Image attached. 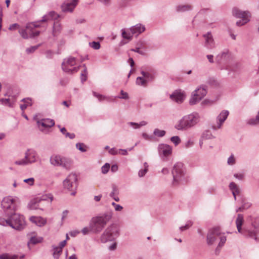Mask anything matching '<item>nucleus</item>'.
<instances>
[{"label":"nucleus","mask_w":259,"mask_h":259,"mask_svg":"<svg viewBox=\"0 0 259 259\" xmlns=\"http://www.w3.org/2000/svg\"><path fill=\"white\" fill-rule=\"evenodd\" d=\"M218 240H220V242L215 249L216 253L220 251L221 248L225 243L226 237L221 232L219 227H214L209 229L206 236L207 244L211 245Z\"/></svg>","instance_id":"nucleus-2"},{"label":"nucleus","mask_w":259,"mask_h":259,"mask_svg":"<svg viewBox=\"0 0 259 259\" xmlns=\"http://www.w3.org/2000/svg\"><path fill=\"white\" fill-rule=\"evenodd\" d=\"M145 30V28L144 26L142 25L141 24H137L136 25L130 28V31H131L132 34H139L144 32Z\"/></svg>","instance_id":"nucleus-25"},{"label":"nucleus","mask_w":259,"mask_h":259,"mask_svg":"<svg viewBox=\"0 0 259 259\" xmlns=\"http://www.w3.org/2000/svg\"><path fill=\"white\" fill-rule=\"evenodd\" d=\"M110 164L108 163H106L103 166H102L101 167V170H102V172L103 174H107L109 170V168H110Z\"/></svg>","instance_id":"nucleus-50"},{"label":"nucleus","mask_w":259,"mask_h":259,"mask_svg":"<svg viewBox=\"0 0 259 259\" xmlns=\"http://www.w3.org/2000/svg\"><path fill=\"white\" fill-rule=\"evenodd\" d=\"M244 175L242 174H235L234 175V177L239 180H243L244 178Z\"/></svg>","instance_id":"nucleus-63"},{"label":"nucleus","mask_w":259,"mask_h":259,"mask_svg":"<svg viewBox=\"0 0 259 259\" xmlns=\"http://www.w3.org/2000/svg\"><path fill=\"white\" fill-rule=\"evenodd\" d=\"M212 135L211 132L209 131H204L201 136L202 139L204 140L210 139L212 138Z\"/></svg>","instance_id":"nucleus-44"},{"label":"nucleus","mask_w":259,"mask_h":259,"mask_svg":"<svg viewBox=\"0 0 259 259\" xmlns=\"http://www.w3.org/2000/svg\"><path fill=\"white\" fill-rule=\"evenodd\" d=\"M27 158H26V156L25 155V157L24 158L20 160H17L15 162V163L17 165H26L29 164L28 161L26 160Z\"/></svg>","instance_id":"nucleus-46"},{"label":"nucleus","mask_w":259,"mask_h":259,"mask_svg":"<svg viewBox=\"0 0 259 259\" xmlns=\"http://www.w3.org/2000/svg\"><path fill=\"white\" fill-rule=\"evenodd\" d=\"M20 202L18 197H13L11 196L5 197L2 201L1 205L6 215L9 214V213L15 212Z\"/></svg>","instance_id":"nucleus-6"},{"label":"nucleus","mask_w":259,"mask_h":259,"mask_svg":"<svg viewBox=\"0 0 259 259\" xmlns=\"http://www.w3.org/2000/svg\"><path fill=\"white\" fill-rule=\"evenodd\" d=\"M63 187L69 191H73L77 186V178L75 174L71 173L63 181Z\"/></svg>","instance_id":"nucleus-11"},{"label":"nucleus","mask_w":259,"mask_h":259,"mask_svg":"<svg viewBox=\"0 0 259 259\" xmlns=\"http://www.w3.org/2000/svg\"><path fill=\"white\" fill-rule=\"evenodd\" d=\"M122 36L126 39L131 40L133 37V35L131 34L130 32H128L124 30H122Z\"/></svg>","instance_id":"nucleus-48"},{"label":"nucleus","mask_w":259,"mask_h":259,"mask_svg":"<svg viewBox=\"0 0 259 259\" xmlns=\"http://www.w3.org/2000/svg\"><path fill=\"white\" fill-rule=\"evenodd\" d=\"M199 96H193V92L192 93L191 97L189 100V104L191 105H193L196 104L197 103H198L200 101H201L202 99H198Z\"/></svg>","instance_id":"nucleus-41"},{"label":"nucleus","mask_w":259,"mask_h":259,"mask_svg":"<svg viewBox=\"0 0 259 259\" xmlns=\"http://www.w3.org/2000/svg\"><path fill=\"white\" fill-rule=\"evenodd\" d=\"M21 101L24 102V104H27V106L32 105L31 99L30 98H24Z\"/></svg>","instance_id":"nucleus-59"},{"label":"nucleus","mask_w":259,"mask_h":259,"mask_svg":"<svg viewBox=\"0 0 259 259\" xmlns=\"http://www.w3.org/2000/svg\"><path fill=\"white\" fill-rule=\"evenodd\" d=\"M40 45H37V46H32V47H30L28 48H27L26 50V52L29 54V53H32L33 52H34L36 49H37V48H38V47Z\"/></svg>","instance_id":"nucleus-54"},{"label":"nucleus","mask_w":259,"mask_h":259,"mask_svg":"<svg viewBox=\"0 0 259 259\" xmlns=\"http://www.w3.org/2000/svg\"><path fill=\"white\" fill-rule=\"evenodd\" d=\"M120 94L121 95V96H118L117 97L118 98L122 99H128L129 96L128 94L126 92H124L123 90H121L120 91Z\"/></svg>","instance_id":"nucleus-56"},{"label":"nucleus","mask_w":259,"mask_h":259,"mask_svg":"<svg viewBox=\"0 0 259 259\" xmlns=\"http://www.w3.org/2000/svg\"><path fill=\"white\" fill-rule=\"evenodd\" d=\"M90 46L95 50H98L100 48V44L98 41H93L89 43Z\"/></svg>","instance_id":"nucleus-49"},{"label":"nucleus","mask_w":259,"mask_h":259,"mask_svg":"<svg viewBox=\"0 0 259 259\" xmlns=\"http://www.w3.org/2000/svg\"><path fill=\"white\" fill-rule=\"evenodd\" d=\"M76 64V59L74 57H69L64 59L62 63V70L70 74H72L78 71L79 66L73 67Z\"/></svg>","instance_id":"nucleus-9"},{"label":"nucleus","mask_w":259,"mask_h":259,"mask_svg":"<svg viewBox=\"0 0 259 259\" xmlns=\"http://www.w3.org/2000/svg\"><path fill=\"white\" fill-rule=\"evenodd\" d=\"M229 112L228 110H223L217 117V125H213L212 128L214 130L219 129L227 118Z\"/></svg>","instance_id":"nucleus-16"},{"label":"nucleus","mask_w":259,"mask_h":259,"mask_svg":"<svg viewBox=\"0 0 259 259\" xmlns=\"http://www.w3.org/2000/svg\"><path fill=\"white\" fill-rule=\"evenodd\" d=\"M25 155L29 164L34 163L36 161L37 153L35 150L28 149L25 152Z\"/></svg>","instance_id":"nucleus-18"},{"label":"nucleus","mask_w":259,"mask_h":259,"mask_svg":"<svg viewBox=\"0 0 259 259\" xmlns=\"http://www.w3.org/2000/svg\"><path fill=\"white\" fill-rule=\"evenodd\" d=\"M170 98L178 103H182L185 98V95L184 92L176 91L170 95Z\"/></svg>","instance_id":"nucleus-17"},{"label":"nucleus","mask_w":259,"mask_h":259,"mask_svg":"<svg viewBox=\"0 0 259 259\" xmlns=\"http://www.w3.org/2000/svg\"><path fill=\"white\" fill-rule=\"evenodd\" d=\"M62 157L59 155L53 156L50 158L51 163L54 166H60Z\"/></svg>","instance_id":"nucleus-31"},{"label":"nucleus","mask_w":259,"mask_h":259,"mask_svg":"<svg viewBox=\"0 0 259 259\" xmlns=\"http://www.w3.org/2000/svg\"><path fill=\"white\" fill-rule=\"evenodd\" d=\"M93 95L95 97L97 98L100 101H102L104 100H107L108 101H113L114 100V99L116 98V97H115L114 99H112L111 97H106L102 95L98 94L95 92H93Z\"/></svg>","instance_id":"nucleus-32"},{"label":"nucleus","mask_w":259,"mask_h":259,"mask_svg":"<svg viewBox=\"0 0 259 259\" xmlns=\"http://www.w3.org/2000/svg\"><path fill=\"white\" fill-rule=\"evenodd\" d=\"M72 161L70 159L62 157L60 165L66 169H70L72 166Z\"/></svg>","instance_id":"nucleus-27"},{"label":"nucleus","mask_w":259,"mask_h":259,"mask_svg":"<svg viewBox=\"0 0 259 259\" xmlns=\"http://www.w3.org/2000/svg\"><path fill=\"white\" fill-rule=\"evenodd\" d=\"M111 212H107L102 215L93 218L90 223V229L92 232L99 233L103 229L107 223L112 218Z\"/></svg>","instance_id":"nucleus-4"},{"label":"nucleus","mask_w":259,"mask_h":259,"mask_svg":"<svg viewBox=\"0 0 259 259\" xmlns=\"http://www.w3.org/2000/svg\"><path fill=\"white\" fill-rule=\"evenodd\" d=\"M53 200V196L52 194L49 193L46 195H44L41 196L40 198H38V200L41 203L42 201H49L50 200V202L51 203Z\"/></svg>","instance_id":"nucleus-33"},{"label":"nucleus","mask_w":259,"mask_h":259,"mask_svg":"<svg viewBox=\"0 0 259 259\" xmlns=\"http://www.w3.org/2000/svg\"><path fill=\"white\" fill-rule=\"evenodd\" d=\"M192 9V6L189 5H180L177 7V11L178 12H185L191 10Z\"/></svg>","instance_id":"nucleus-37"},{"label":"nucleus","mask_w":259,"mask_h":259,"mask_svg":"<svg viewBox=\"0 0 259 259\" xmlns=\"http://www.w3.org/2000/svg\"><path fill=\"white\" fill-rule=\"evenodd\" d=\"M15 100L16 99L15 96H12V98H9L8 99H0V102L4 105L8 106L10 107H13Z\"/></svg>","instance_id":"nucleus-26"},{"label":"nucleus","mask_w":259,"mask_h":259,"mask_svg":"<svg viewBox=\"0 0 259 259\" xmlns=\"http://www.w3.org/2000/svg\"><path fill=\"white\" fill-rule=\"evenodd\" d=\"M91 231V229H90V227L89 228L87 227H84L82 230H81V233L84 235H87L88 234L89 232Z\"/></svg>","instance_id":"nucleus-61"},{"label":"nucleus","mask_w":259,"mask_h":259,"mask_svg":"<svg viewBox=\"0 0 259 259\" xmlns=\"http://www.w3.org/2000/svg\"><path fill=\"white\" fill-rule=\"evenodd\" d=\"M119 234V228L116 224H112L107 227L101 236V241L105 243L115 239Z\"/></svg>","instance_id":"nucleus-7"},{"label":"nucleus","mask_w":259,"mask_h":259,"mask_svg":"<svg viewBox=\"0 0 259 259\" xmlns=\"http://www.w3.org/2000/svg\"><path fill=\"white\" fill-rule=\"evenodd\" d=\"M247 123L251 125H256L259 124V111L255 118H250L247 121Z\"/></svg>","instance_id":"nucleus-36"},{"label":"nucleus","mask_w":259,"mask_h":259,"mask_svg":"<svg viewBox=\"0 0 259 259\" xmlns=\"http://www.w3.org/2000/svg\"><path fill=\"white\" fill-rule=\"evenodd\" d=\"M78 3V0H66L61 6L62 10L65 12H72Z\"/></svg>","instance_id":"nucleus-14"},{"label":"nucleus","mask_w":259,"mask_h":259,"mask_svg":"<svg viewBox=\"0 0 259 259\" xmlns=\"http://www.w3.org/2000/svg\"><path fill=\"white\" fill-rule=\"evenodd\" d=\"M229 188L232 191V194L235 200L236 199V195L240 193V189L237 185L234 182H231L229 184Z\"/></svg>","instance_id":"nucleus-29"},{"label":"nucleus","mask_w":259,"mask_h":259,"mask_svg":"<svg viewBox=\"0 0 259 259\" xmlns=\"http://www.w3.org/2000/svg\"><path fill=\"white\" fill-rule=\"evenodd\" d=\"M194 144V143L191 140H188L186 143H185V147L186 148H189L191 146H192Z\"/></svg>","instance_id":"nucleus-64"},{"label":"nucleus","mask_w":259,"mask_h":259,"mask_svg":"<svg viewBox=\"0 0 259 259\" xmlns=\"http://www.w3.org/2000/svg\"><path fill=\"white\" fill-rule=\"evenodd\" d=\"M24 255L19 256L18 255H10L9 253H3L0 255V259H23Z\"/></svg>","instance_id":"nucleus-30"},{"label":"nucleus","mask_w":259,"mask_h":259,"mask_svg":"<svg viewBox=\"0 0 259 259\" xmlns=\"http://www.w3.org/2000/svg\"><path fill=\"white\" fill-rule=\"evenodd\" d=\"M244 222V217L242 214H238L235 223L238 232L244 236L254 239L256 242L259 241L257 235L259 233V228L257 226H253V229L247 227L242 228V225Z\"/></svg>","instance_id":"nucleus-3"},{"label":"nucleus","mask_w":259,"mask_h":259,"mask_svg":"<svg viewBox=\"0 0 259 259\" xmlns=\"http://www.w3.org/2000/svg\"><path fill=\"white\" fill-rule=\"evenodd\" d=\"M60 132L65 136L66 137H68L70 139H73L75 138V134L73 133H69L67 132L66 129L65 127H62L60 128Z\"/></svg>","instance_id":"nucleus-40"},{"label":"nucleus","mask_w":259,"mask_h":259,"mask_svg":"<svg viewBox=\"0 0 259 259\" xmlns=\"http://www.w3.org/2000/svg\"><path fill=\"white\" fill-rule=\"evenodd\" d=\"M34 179L33 178H30L28 179H25L24 182L28 183L29 185L32 186L34 184Z\"/></svg>","instance_id":"nucleus-58"},{"label":"nucleus","mask_w":259,"mask_h":259,"mask_svg":"<svg viewBox=\"0 0 259 259\" xmlns=\"http://www.w3.org/2000/svg\"><path fill=\"white\" fill-rule=\"evenodd\" d=\"M42 240L41 237L37 238L35 236L31 237L29 240V241L28 242V245L30 243L32 244H36L40 242Z\"/></svg>","instance_id":"nucleus-43"},{"label":"nucleus","mask_w":259,"mask_h":259,"mask_svg":"<svg viewBox=\"0 0 259 259\" xmlns=\"http://www.w3.org/2000/svg\"><path fill=\"white\" fill-rule=\"evenodd\" d=\"M143 47L142 46L136 47L135 49H131V51L132 52H135L136 53H139L140 55H145L146 53L144 51L140 50L141 48H142Z\"/></svg>","instance_id":"nucleus-52"},{"label":"nucleus","mask_w":259,"mask_h":259,"mask_svg":"<svg viewBox=\"0 0 259 259\" xmlns=\"http://www.w3.org/2000/svg\"><path fill=\"white\" fill-rule=\"evenodd\" d=\"M165 131L164 130H160L158 128H155L153 131V134L158 137H162L165 135Z\"/></svg>","instance_id":"nucleus-45"},{"label":"nucleus","mask_w":259,"mask_h":259,"mask_svg":"<svg viewBox=\"0 0 259 259\" xmlns=\"http://www.w3.org/2000/svg\"><path fill=\"white\" fill-rule=\"evenodd\" d=\"M83 67H84L83 70L80 74V79L82 83L87 80L88 75L87 68L85 65L83 64Z\"/></svg>","instance_id":"nucleus-39"},{"label":"nucleus","mask_w":259,"mask_h":259,"mask_svg":"<svg viewBox=\"0 0 259 259\" xmlns=\"http://www.w3.org/2000/svg\"><path fill=\"white\" fill-rule=\"evenodd\" d=\"M205 38L204 47L207 49L211 50L215 47L214 40L210 32L203 35Z\"/></svg>","instance_id":"nucleus-15"},{"label":"nucleus","mask_w":259,"mask_h":259,"mask_svg":"<svg viewBox=\"0 0 259 259\" xmlns=\"http://www.w3.org/2000/svg\"><path fill=\"white\" fill-rule=\"evenodd\" d=\"M41 205L40 203L38 200V198H36L30 201V202L28 204V207L30 209L34 210L37 209H40L42 210V208H40Z\"/></svg>","instance_id":"nucleus-28"},{"label":"nucleus","mask_w":259,"mask_h":259,"mask_svg":"<svg viewBox=\"0 0 259 259\" xmlns=\"http://www.w3.org/2000/svg\"><path fill=\"white\" fill-rule=\"evenodd\" d=\"M141 73L145 77L147 83L153 81L155 78L156 73L142 70Z\"/></svg>","instance_id":"nucleus-22"},{"label":"nucleus","mask_w":259,"mask_h":259,"mask_svg":"<svg viewBox=\"0 0 259 259\" xmlns=\"http://www.w3.org/2000/svg\"><path fill=\"white\" fill-rule=\"evenodd\" d=\"M54 253L53 256L55 259H58L62 251V249L60 248L58 246H54Z\"/></svg>","instance_id":"nucleus-38"},{"label":"nucleus","mask_w":259,"mask_h":259,"mask_svg":"<svg viewBox=\"0 0 259 259\" xmlns=\"http://www.w3.org/2000/svg\"><path fill=\"white\" fill-rule=\"evenodd\" d=\"M142 137L144 139H145L146 140L151 141L152 139V136L148 135L146 133H143Z\"/></svg>","instance_id":"nucleus-62"},{"label":"nucleus","mask_w":259,"mask_h":259,"mask_svg":"<svg viewBox=\"0 0 259 259\" xmlns=\"http://www.w3.org/2000/svg\"><path fill=\"white\" fill-rule=\"evenodd\" d=\"M136 83L138 85L143 87H146L147 84L145 78L144 77H143V76L142 77L139 76L137 78Z\"/></svg>","instance_id":"nucleus-42"},{"label":"nucleus","mask_w":259,"mask_h":259,"mask_svg":"<svg viewBox=\"0 0 259 259\" xmlns=\"http://www.w3.org/2000/svg\"><path fill=\"white\" fill-rule=\"evenodd\" d=\"M33 23L28 24L26 26V29H20L19 30V33L21 35V36L24 38V39H28L30 38V28H34L32 25Z\"/></svg>","instance_id":"nucleus-21"},{"label":"nucleus","mask_w":259,"mask_h":259,"mask_svg":"<svg viewBox=\"0 0 259 259\" xmlns=\"http://www.w3.org/2000/svg\"><path fill=\"white\" fill-rule=\"evenodd\" d=\"M147 124V122L145 121H142L139 123L134 122H129L128 124L130 126H133L135 129L139 128L140 127L145 126Z\"/></svg>","instance_id":"nucleus-34"},{"label":"nucleus","mask_w":259,"mask_h":259,"mask_svg":"<svg viewBox=\"0 0 259 259\" xmlns=\"http://www.w3.org/2000/svg\"><path fill=\"white\" fill-rule=\"evenodd\" d=\"M158 152L159 156L164 159L171 154L172 147L167 144H160L158 146Z\"/></svg>","instance_id":"nucleus-12"},{"label":"nucleus","mask_w":259,"mask_h":259,"mask_svg":"<svg viewBox=\"0 0 259 259\" xmlns=\"http://www.w3.org/2000/svg\"><path fill=\"white\" fill-rule=\"evenodd\" d=\"M170 140L176 146L181 142V139L179 136H173L170 138Z\"/></svg>","instance_id":"nucleus-51"},{"label":"nucleus","mask_w":259,"mask_h":259,"mask_svg":"<svg viewBox=\"0 0 259 259\" xmlns=\"http://www.w3.org/2000/svg\"><path fill=\"white\" fill-rule=\"evenodd\" d=\"M228 50H225L218 54L215 57L216 62L221 64L223 62L226 61L228 57Z\"/></svg>","instance_id":"nucleus-23"},{"label":"nucleus","mask_w":259,"mask_h":259,"mask_svg":"<svg viewBox=\"0 0 259 259\" xmlns=\"http://www.w3.org/2000/svg\"><path fill=\"white\" fill-rule=\"evenodd\" d=\"M227 163L230 165H233L235 163V159L233 154H231V155L228 158Z\"/></svg>","instance_id":"nucleus-53"},{"label":"nucleus","mask_w":259,"mask_h":259,"mask_svg":"<svg viewBox=\"0 0 259 259\" xmlns=\"http://www.w3.org/2000/svg\"><path fill=\"white\" fill-rule=\"evenodd\" d=\"M38 126H42L44 127H51L54 125L55 121L53 119H44L37 121Z\"/></svg>","instance_id":"nucleus-24"},{"label":"nucleus","mask_w":259,"mask_h":259,"mask_svg":"<svg viewBox=\"0 0 259 259\" xmlns=\"http://www.w3.org/2000/svg\"><path fill=\"white\" fill-rule=\"evenodd\" d=\"M33 28H30V30L29 32L30 33V38H34L36 36H37L40 34L39 31H36L35 32H33L32 31Z\"/></svg>","instance_id":"nucleus-55"},{"label":"nucleus","mask_w":259,"mask_h":259,"mask_svg":"<svg viewBox=\"0 0 259 259\" xmlns=\"http://www.w3.org/2000/svg\"><path fill=\"white\" fill-rule=\"evenodd\" d=\"M19 28H20V25L18 23H14L10 25L8 29L9 30L12 31Z\"/></svg>","instance_id":"nucleus-57"},{"label":"nucleus","mask_w":259,"mask_h":259,"mask_svg":"<svg viewBox=\"0 0 259 259\" xmlns=\"http://www.w3.org/2000/svg\"><path fill=\"white\" fill-rule=\"evenodd\" d=\"M59 17V15L54 11H51L48 14L44 16L41 20L33 22L32 25L34 27H40L41 23L47 22L53 20H56Z\"/></svg>","instance_id":"nucleus-13"},{"label":"nucleus","mask_w":259,"mask_h":259,"mask_svg":"<svg viewBox=\"0 0 259 259\" xmlns=\"http://www.w3.org/2000/svg\"><path fill=\"white\" fill-rule=\"evenodd\" d=\"M8 218L0 219V224L3 226H9L15 230L20 231L23 230L26 225L24 218L19 213L13 212L9 213L6 215Z\"/></svg>","instance_id":"nucleus-1"},{"label":"nucleus","mask_w":259,"mask_h":259,"mask_svg":"<svg viewBox=\"0 0 259 259\" xmlns=\"http://www.w3.org/2000/svg\"><path fill=\"white\" fill-rule=\"evenodd\" d=\"M61 25L58 22H55L53 26V35L54 36H57L58 34V33L61 31Z\"/></svg>","instance_id":"nucleus-35"},{"label":"nucleus","mask_w":259,"mask_h":259,"mask_svg":"<svg viewBox=\"0 0 259 259\" xmlns=\"http://www.w3.org/2000/svg\"><path fill=\"white\" fill-rule=\"evenodd\" d=\"M200 119V116L197 113L193 112L184 116L176 124L175 128L178 130H187L197 124Z\"/></svg>","instance_id":"nucleus-5"},{"label":"nucleus","mask_w":259,"mask_h":259,"mask_svg":"<svg viewBox=\"0 0 259 259\" xmlns=\"http://www.w3.org/2000/svg\"><path fill=\"white\" fill-rule=\"evenodd\" d=\"M30 221L39 227L45 226L47 223V219L41 217H31Z\"/></svg>","instance_id":"nucleus-20"},{"label":"nucleus","mask_w":259,"mask_h":259,"mask_svg":"<svg viewBox=\"0 0 259 259\" xmlns=\"http://www.w3.org/2000/svg\"><path fill=\"white\" fill-rule=\"evenodd\" d=\"M147 171L148 170L147 169L144 168V169H141L138 172V176L140 177H143L145 175Z\"/></svg>","instance_id":"nucleus-60"},{"label":"nucleus","mask_w":259,"mask_h":259,"mask_svg":"<svg viewBox=\"0 0 259 259\" xmlns=\"http://www.w3.org/2000/svg\"><path fill=\"white\" fill-rule=\"evenodd\" d=\"M232 14L234 17L241 19V20L236 22V25L238 26L243 25L249 22L251 17V14L249 11H243L237 8L233 9Z\"/></svg>","instance_id":"nucleus-10"},{"label":"nucleus","mask_w":259,"mask_h":259,"mask_svg":"<svg viewBox=\"0 0 259 259\" xmlns=\"http://www.w3.org/2000/svg\"><path fill=\"white\" fill-rule=\"evenodd\" d=\"M172 175L173 176L172 184L177 185L180 182L184 180L185 171L184 165L181 162L176 163L172 170Z\"/></svg>","instance_id":"nucleus-8"},{"label":"nucleus","mask_w":259,"mask_h":259,"mask_svg":"<svg viewBox=\"0 0 259 259\" xmlns=\"http://www.w3.org/2000/svg\"><path fill=\"white\" fill-rule=\"evenodd\" d=\"M207 93V87L202 85L193 91V96H199L198 99H202L206 96Z\"/></svg>","instance_id":"nucleus-19"},{"label":"nucleus","mask_w":259,"mask_h":259,"mask_svg":"<svg viewBox=\"0 0 259 259\" xmlns=\"http://www.w3.org/2000/svg\"><path fill=\"white\" fill-rule=\"evenodd\" d=\"M76 147L82 152H84L87 151V146L83 143H77L76 144Z\"/></svg>","instance_id":"nucleus-47"}]
</instances>
